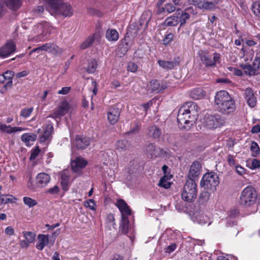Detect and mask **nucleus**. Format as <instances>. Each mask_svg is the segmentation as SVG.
<instances>
[{
	"instance_id": "nucleus-1",
	"label": "nucleus",
	"mask_w": 260,
	"mask_h": 260,
	"mask_svg": "<svg viewBox=\"0 0 260 260\" xmlns=\"http://www.w3.org/2000/svg\"><path fill=\"white\" fill-rule=\"evenodd\" d=\"M215 104L217 110L223 114L233 113L236 109L235 103L225 90H220L216 93Z\"/></svg>"
},
{
	"instance_id": "nucleus-2",
	"label": "nucleus",
	"mask_w": 260,
	"mask_h": 260,
	"mask_svg": "<svg viewBox=\"0 0 260 260\" xmlns=\"http://www.w3.org/2000/svg\"><path fill=\"white\" fill-rule=\"evenodd\" d=\"M183 202L181 203H177L175 205V208L179 212H188L190 214L192 213V220L194 222H197L200 224L204 225L207 223L208 222V225L211 224V222H209V217L205 215L202 211H193L192 210L193 204H189L187 205V203H185L184 205H183Z\"/></svg>"
},
{
	"instance_id": "nucleus-3",
	"label": "nucleus",
	"mask_w": 260,
	"mask_h": 260,
	"mask_svg": "<svg viewBox=\"0 0 260 260\" xmlns=\"http://www.w3.org/2000/svg\"><path fill=\"white\" fill-rule=\"evenodd\" d=\"M257 197L255 188L252 186H248L241 193L239 204L245 208L251 207L255 204Z\"/></svg>"
},
{
	"instance_id": "nucleus-4",
	"label": "nucleus",
	"mask_w": 260,
	"mask_h": 260,
	"mask_svg": "<svg viewBox=\"0 0 260 260\" xmlns=\"http://www.w3.org/2000/svg\"><path fill=\"white\" fill-rule=\"evenodd\" d=\"M197 185L195 181L187 179L181 192L182 199L188 203H192L197 198Z\"/></svg>"
},
{
	"instance_id": "nucleus-5",
	"label": "nucleus",
	"mask_w": 260,
	"mask_h": 260,
	"mask_svg": "<svg viewBox=\"0 0 260 260\" xmlns=\"http://www.w3.org/2000/svg\"><path fill=\"white\" fill-rule=\"evenodd\" d=\"M219 183V176L214 172H207L201 180L200 186L205 189L214 191Z\"/></svg>"
},
{
	"instance_id": "nucleus-6",
	"label": "nucleus",
	"mask_w": 260,
	"mask_h": 260,
	"mask_svg": "<svg viewBox=\"0 0 260 260\" xmlns=\"http://www.w3.org/2000/svg\"><path fill=\"white\" fill-rule=\"evenodd\" d=\"M224 120L221 117L217 114L214 115H207L205 116L203 124L208 129L216 128L222 125Z\"/></svg>"
},
{
	"instance_id": "nucleus-7",
	"label": "nucleus",
	"mask_w": 260,
	"mask_h": 260,
	"mask_svg": "<svg viewBox=\"0 0 260 260\" xmlns=\"http://www.w3.org/2000/svg\"><path fill=\"white\" fill-rule=\"evenodd\" d=\"M198 108L197 104L194 102H187L179 109L178 111V119L181 122H184L183 113L187 112L189 115L192 116H196L198 113ZM186 121H185V122Z\"/></svg>"
},
{
	"instance_id": "nucleus-8",
	"label": "nucleus",
	"mask_w": 260,
	"mask_h": 260,
	"mask_svg": "<svg viewBox=\"0 0 260 260\" xmlns=\"http://www.w3.org/2000/svg\"><path fill=\"white\" fill-rule=\"evenodd\" d=\"M73 12L70 5L61 3L51 10L50 14L52 15H60L64 17H70L73 15Z\"/></svg>"
},
{
	"instance_id": "nucleus-9",
	"label": "nucleus",
	"mask_w": 260,
	"mask_h": 260,
	"mask_svg": "<svg viewBox=\"0 0 260 260\" xmlns=\"http://www.w3.org/2000/svg\"><path fill=\"white\" fill-rule=\"evenodd\" d=\"M167 88L166 83L157 80H152L147 86V91L149 93H159Z\"/></svg>"
},
{
	"instance_id": "nucleus-10",
	"label": "nucleus",
	"mask_w": 260,
	"mask_h": 260,
	"mask_svg": "<svg viewBox=\"0 0 260 260\" xmlns=\"http://www.w3.org/2000/svg\"><path fill=\"white\" fill-rule=\"evenodd\" d=\"M70 109V104L67 101H62L57 108L54 110L53 114L48 117L53 118H61L69 111Z\"/></svg>"
},
{
	"instance_id": "nucleus-11",
	"label": "nucleus",
	"mask_w": 260,
	"mask_h": 260,
	"mask_svg": "<svg viewBox=\"0 0 260 260\" xmlns=\"http://www.w3.org/2000/svg\"><path fill=\"white\" fill-rule=\"evenodd\" d=\"M38 29L37 32L39 34L35 37L36 40L38 41H43L48 39L50 32L49 27L47 24H40L36 26Z\"/></svg>"
},
{
	"instance_id": "nucleus-12",
	"label": "nucleus",
	"mask_w": 260,
	"mask_h": 260,
	"mask_svg": "<svg viewBox=\"0 0 260 260\" xmlns=\"http://www.w3.org/2000/svg\"><path fill=\"white\" fill-rule=\"evenodd\" d=\"M16 46L12 41H8L4 46L0 48V58L8 57L15 52Z\"/></svg>"
},
{
	"instance_id": "nucleus-13",
	"label": "nucleus",
	"mask_w": 260,
	"mask_h": 260,
	"mask_svg": "<svg viewBox=\"0 0 260 260\" xmlns=\"http://www.w3.org/2000/svg\"><path fill=\"white\" fill-rule=\"evenodd\" d=\"M38 240L36 247L39 250H42L45 246H52L54 242V240L49 239L48 235L39 234L38 236Z\"/></svg>"
},
{
	"instance_id": "nucleus-14",
	"label": "nucleus",
	"mask_w": 260,
	"mask_h": 260,
	"mask_svg": "<svg viewBox=\"0 0 260 260\" xmlns=\"http://www.w3.org/2000/svg\"><path fill=\"white\" fill-rule=\"evenodd\" d=\"M202 169L201 163L198 161H194L191 164L187 175V179H192L195 181L200 175Z\"/></svg>"
},
{
	"instance_id": "nucleus-15",
	"label": "nucleus",
	"mask_w": 260,
	"mask_h": 260,
	"mask_svg": "<svg viewBox=\"0 0 260 260\" xmlns=\"http://www.w3.org/2000/svg\"><path fill=\"white\" fill-rule=\"evenodd\" d=\"M116 206L119 209L121 214V217H127L131 214V210L125 201L118 199L115 203Z\"/></svg>"
},
{
	"instance_id": "nucleus-16",
	"label": "nucleus",
	"mask_w": 260,
	"mask_h": 260,
	"mask_svg": "<svg viewBox=\"0 0 260 260\" xmlns=\"http://www.w3.org/2000/svg\"><path fill=\"white\" fill-rule=\"evenodd\" d=\"M120 114V110L116 106L109 109L108 112V119L111 124H115L118 120Z\"/></svg>"
},
{
	"instance_id": "nucleus-17",
	"label": "nucleus",
	"mask_w": 260,
	"mask_h": 260,
	"mask_svg": "<svg viewBox=\"0 0 260 260\" xmlns=\"http://www.w3.org/2000/svg\"><path fill=\"white\" fill-rule=\"evenodd\" d=\"M240 67L244 70V74L248 76H255L258 75V73L255 68L254 64V60L253 61L252 64L247 63H241Z\"/></svg>"
},
{
	"instance_id": "nucleus-18",
	"label": "nucleus",
	"mask_w": 260,
	"mask_h": 260,
	"mask_svg": "<svg viewBox=\"0 0 260 260\" xmlns=\"http://www.w3.org/2000/svg\"><path fill=\"white\" fill-rule=\"evenodd\" d=\"M87 165V161L83 158L77 157L72 161L71 167L73 171L77 172L85 168Z\"/></svg>"
},
{
	"instance_id": "nucleus-19",
	"label": "nucleus",
	"mask_w": 260,
	"mask_h": 260,
	"mask_svg": "<svg viewBox=\"0 0 260 260\" xmlns=\"http://www.w3.org/2000/svg\"><path fill=\"white\" fill-rule=\"evenodd\" d=\"M184 120L183 121H186L184 122H181L178 119V115H177V122L178 123V126L180 128H184L188 130L190 125H192L193 120L191 118V116L187 112L183 113V116Z\"/></svg>"
},
{
	"instance_id": "nucleus-20",
	"label": "nucleus",
	"mask_w": 260,
	"mask_h": 260,
	"mask_svg": "<svg viewBox=\"0 0 260 260\" xmlns=\"http://www.w3.org/2000/svg\"><path fill=\"white\" fill-rule=\"evenodd\" d=\"M162 133L161 129L156 125H152L147 128V136L153 139H158Z\"/></svg>"
},
{
	"instance_id": "nucleus-21",
	"label": "nucleus",
	"mask_w": 260,
	"mask_h": 260,
	"mask_svg": "<svg viewBox=\"0 0 260 260\" xmlns=\"http://www.w3.org/2000/svg\"><path fill=\"white\" fill-rule=\"evenodd\" d=\"M244 94L248 105L251 108L254 107L256 105L257 101L252 90L250 88H247L245 90Z\"/></svg>"
},
{
	"instance_id": "nucleus-22",
	"label": "nucleus",
	"mask_w": 260,
	"mask_h": 260,
	"mask_svg": "<svg viewBox=\"0 0 260 260\" xmlns=\"http://www.w3.org/2000/svg\"><path fill=\"white\" fill-rule=\"evenodd\" d=\"M53 131V126L52 124H48L46 125V128L42 135L40 137L39 140L41 143L46 141H50L52 138V134Z\"/></svg>"
},
{
	"instance_id": "nucleus-23",
	"label": "nucleus",
	"mask_w": 260,
	"mask_h": 260,
	"mask_svg": "<svg viewBox=\"0 0 260 260\" xmlns=\"http://www.w3.org/2000/svg\"><path fill=\"white\" fill-rule=\"evenodd\" d=\"M178 58H174L172 61H166L162 60H158L157 62L160 67L162 68L167 70H172L175 67L179 66V62Z\"/></svg>"
},
{
	"instance_id": "nucleus-24",
	"label": "nucleus",
	"mask_w": 260,
	"mask_h": 260,
	"mask_svg": "<svg viewBox=\"0 0 260 260\" xmlns=\"http://www.w3.org/2000/svg\"><path fill=\"white\" fill-rule=\"evenodd\" d=\"M50 180V176L45 173L38 174L36 177V183L38 186L43 187L45 186Z\"/></svg>"
},
{
	"instance_id": "nucleus-25",
	"label": "nucleus",
	"mask_w": 260,
	"mask_h": 260,
	"mask_svg": "<svg viewBox=\"0 0 260 260\" xmlns=\"http://www.w3.org/2000/svg\"><path fill=\"white\" fill-rule=\"evenodd\" d=\"M90 144L89 139L86 137L77 136L75 139L74 145L78 149H84Z\"/></svg>"
},
{
	"instance_id": "nucleus-26",
	"label": "nucleus",
	"mask_w": 260,
	"mask_h": 260,
	"mask_svg": "<svg viewBox=\"0 0 260 260\" xmlns=\"http://www.w3.org/2000/svg\"><path fill=\"white\" fill-rule=\"evenodd\" d=\"M145 150L152 157L158 156L163 151L160 148H156L154 143H150L147 145Z\"/></svg>"
},
{
	"instance_id": "nucleus-27",
	"label": "nucleus",
	"mask_w": 260,
	"mask_h": 260,
	"mask_svg": "<svg viewBox=\"0 0 260 260\" xmlns=\"http://www.w3.org/2000/svg\"><path fill=\"white\" fill-rule=\"evenodd\" d=\"M206 95V92L201 88H195L191 89L189 96L195 100L201 99Z\"/></svg>"
},
{
	"instance_id": "nucleus-28",
	"label": "nucleus",
	"mask_w": 260,
	"mask_h": 260,
	"mask_svg": "<svg viewBox=\"0 0 260 260\" xmlns=\"http://www.w3.org/2000/svg\"><path fill=\"white\" fill-rule=\"evenodd\" d=\"M200 58L202 62L205 64L206 67H214V61H212V57L207 53H202L200 55Z\"/></svg>"
},
{
	"instance_id": "nucleus-29",
	"label": "nucleus",
	"mask_w": 260,
	"mask_h": 260,
	"mask_svg": "<svg viewBox=\"0 0 260 260\" xmlns=\"http://www.w3.org/2000/svg\"><path fill=\"white\" fill-rule=\"evenodd\" d=\"M106 38L109 41H116L119 38V34L117 31L114 29H108L106 30Z\"/></svg>"
},
{
	"instance_id": "nucleus-30",
	"label": "nucleus",
	"mask_w": 260,
	"mask_h": 260,
	"mask_svg": "<svg viewBox=\"0 0 260 260\" xmlns=\"http://www.w3.org/2000/svg\"><path fill=\"white\" fill-rule=\"evenodd\" d=\"M179 22V17L176 15H172L167 18L164 24L166 26H176Z\"/></svg>"
},
{
	"instance_id": "nucleus-31",
	"label": "nucleus",
	"mask_w": 260,
	"mask_h": 260,
	"mask_svg": "<svg viewBox=\"0 0 260 260\" xmlns=\"http://www.w3.org/2000/svg\"><path fill=\"white\" fill-rule=\"evenodd\" d=\"M129 223V221L127 217L125 216L124 217H121V222L119 226V231L124 234H127Z\"/></svg>"
},
{
	"instance_id": "nucleus-32",
	"label": "nucleus",
	"mask_w": 260,
	"mask_h": 260,
	"mask_svg": "<svg viewBox=\"0 0 260 260\" xmlns=\"http://www.w3.org/2000/svg\"><path fill=\"white\" fill-rule=\"evenodd\" d=\"M60 184L62 189L66 191L69 189L70 184V177L65 173H63L61 175Z\"/></svg>"
},
{
	"instance_id": "nucleus-33",
	"label": "nucleus",
	"mask_w": 260,
	"mask_h": 260,
	"mask_svg": "<svg viewBox=\"0 0 260 260\" xmlns=\"http://www.w3.org/2000/svg\"><path fill=\"white\" fill-rule=\"evenodd\" d=\"M6 5L12 10L18 9L21 5L20 0H5Z\"/></svg>"
},
{
	"instance_id": "nucleus-34",
	"label": "nucleus",
	"mask_w": 260,
	"mask_h": 260,
	"mask_svg": "<svg viewBox=\"0 0 260 260\" xmlns=\"http://www.w3.org/2000/svg\"><path fill=\"white\" fill-rule=\"evenodd\" d=\"M37 138V135L35 134L25 133L21 136V140L25 142L26 145H28L30 142H34Z\"/></svg>"
},
{
	"instance_id": "nucleus-35",
	"label": "nucleus",
	"mask_w": 260,
	"mask_h": 260,
	"mask_svg": "<svg viewBox=\"0 0 260 260\" xmlns=\"http://www.w3.org/2000/svg\"><path fill=\"white\" fill-rule=\"evenodd\" d=\"M129 143L127 140H118L116 143V148L120 151H125L128 149L129 148Z\"/></svg>"
},
{
	"instance_id": "nucleus-36",
	"label": "nucleus",
	"mask_w": 260,
	"mask_h": 260,
	"mask_svg": "<svg viewBox=\"0 0 260 260\" xmlns=\"http://www.w3.org/2000/svg\"><path fill=\"white\" fill-rule=\"evenodd\" d=\"M95 34L89 36L80 45L81 49H85L91 46L95 40Z\"/></svg>"
},
{
	"instance_id": "nucleus-37",
	"label": "nucleus",
	"mask_w": 260,
	"mask_h": 260,
	"mask_svg": "<svg viewBox=\"0 0 260 260\" xmlns=\"http://www.w3.org/2000/svg\"><path fill=\"white\" fill-rule=\"evenodd\" d=\"M98 67V61L95 59H92L89 61L86 68V72L89 74L94 73Z\"/></svg>"
},
{
	"instance_id": "nucleus-38",
	"label": "nucleus",
	"mask_w": 260,
	"mask_h": 260,
	"mask_svg": "<svg viewBox=\"0 0 260 260\" xmlns=\"http://www.w3.org/2000/svg\"><path fill=\"white\" fill-rule=\"evenodd\" d=\"M210 193L207 191H202L199 196L198 201L200 205H205L209 200Z\"/></svg>"
},
{
	"instance_id": "nucleus-39",
	"label": "nucleus",
	"mask_w": 260,
	"mask_h": 260,
	"mask_svg": "<svg viewBox=\"0 0 260 260\" xmlns=\"http://www.w3.org/2000/svg\"><path fill=\"white\" fill-rule=\"evenodd\" d=\"M47 51L51 53L54 55L60 54L62 52L61 49L54 44L47 43Z\"/></svg>"
},
{
	"instance_id": "nucleus-40",
	"label": "nucleus",
	"mask_w": 260,
	"mask_h": 260,
	"mask_svg": "<svg viewBox=\"0 0 260 260\" xmlns=\"http://www.w3.org/2000/svg\"><path fill=\"white\" fill-rule=\"evenodd\" d=\"M250 149L251 152V156L253 157H257L259 156L260 149L256 142L252 141Z\"/></svg>"
},
{
	"instance_id": "nucleus-41",
	"label": "nucleus",
	"mask_w": 260,
	"mask_h": 260,
	"mask_svg": "<svg viewBox=\"0 0 260 260\" xmlns=\"http://www.w3.org/2000/svg\"><path fill=\"white\" fill-rule=\"evenodd\" d=\"M47 5V9L50 13L52 9L55 8L59 5L62 0H45Z\"/></svg>"
},
{
	"instance_id": "nucleus-42",
	"label": "nucleus",
	"mask_w": 260,
	"mask_h": 260,
	"mask_svg": "<svg viewBox=\"0 0 260 260\" xmlns=\"http://www.w3.org/2000/svg\"><path fill=\"white\" fill-rule=\"evenodd\" d=\"M24 129L20 127H12L11 125H7L6 127L3 130V132H5L9 134L20 132L23 131Z\"/></svg>"
},
{
	"instance_id": "nucleus-43",
	"label": "nucleus",
	"mask_w": 260,
	"mask_h": 260,
	"mask_svg": "<svg viewBox=\"0 0 260 260\" xmlns=\"http://www.w3.org/2000/svg\"><path fill=\"white\" fill-rule=\"evenodd\" d=\"M22 234L25 237V239L29 243H33L35 241L36 234L31 232L23 231Z\"/></svg>"
},
{
	"instance_id": "nucleus-44",
	"label": "nucleus",
	"mask_w": 260,
	"mask_h": 260,
	"mask_svg": "<svg viewBox=\"0 0 260 260\" xmlns=\"http://www.w3.org/2000/svg\"><path fill=\"white\" fill-rule=\"evenodd\" d=\"M23 201L25 205L29 208L34 207L37 204V201L31 198L25 197L23 198Z\"/></svg>"
},
{
	"instance_id": "nucleus-45",
	"label": "nucleus",
	"mask_w": 260,
	"mask_h": 260,
	"mask_svg": "<svg viewBox=\"0 0 260 260\" xmlns=\"http://www.w3.org/2000/svg\"><path fill=\"white\" fill-rule=\"evenodd\" d=\"M106 222L109 226H112L113 228L114 227L115 222L114 214L110 213L107 215L106 218Z\"/></svg>"
},
{
	"instance_id": "nucleus-46",
	"label": "nucleus",
	"mask_w": 260,
	"mask_h": 260,
	"mask_svg": "<svg viewBox=\"0 0 260 260\" xmlns=\"http://www.w3.org/2000/svg\"><path fill=\"white\" fill-rule=\"evenodd\" d=\"M158 185L160 187H164V188L167 189L170 187L171 183L166 180V176H164L161 178L158 183Z\"/></svg>"
},
{
	"instance_id": "nucleus-47",
	"label": "nucleus",
	"mask_w": 260,
	"mask_h": 260,
	"mask_svg": "<svg viewBox=\"0 0 260 260\" xmlns=\"http://www.w3.org/2000/svg\"><path fill=\"white\" fill-rule=\"evenodd\" d=\"M34 108L32 107L22 109L20 113V116L24 118H26L31 114Z\"/></svg>"
},
{
	"instance_id": "nucleus-48",
	"label": "nucleus",
	"mask_w": 260,
	"mask_h": 260,
	"mask_svg": "<svg viewBox=\"0 0 260 260\" xmlns=\"http://www.w3.org/2000/svg\"><path fill=\"white\" fill-rule=\"evenodd\" d=\"M138 67L137 64L134 62H129L127 64V70L128 72L135 73L138 70Z\"/></svg>"
},
{
	"instance_id": "nucleus-49",
	"label": "nucleus",
	"mask_w": 260,
	"mask_h": 260,
	"mask_svg": "<svg viewBox=\"0 0 260 260\" xmlns=\"http://www.w3.org/2000/svg\"><path fill=\"white\" fill-rule=\"evenodd\" d=\"M84 206L86 207L89 208L90 209L94 210L95 209V204L94 201L92 199H89L84 203Z\"/></svg>"
},
{
	"instance_id": "nucleus-50",
	"label": "nucleus",
	"mask_w": 260,
	"mask_h": 260,
	"mask_svg": "<svg viewBox=\"0 0 260 260\" xmlns=\"http://www.w3.org/2000/svg\"><path fill=\"white\" fill-rule=\"evenodd\" d=\"M40 151L39 146H37L35 149L32 150L30 156V159H35L40 152Z\"/></svg>"
},
{
	"instance_id": "nucleus-51",
	"label": "nucleus",
	"mask_w": 260,
	"mask_h": 260,
	"mask_svg": "<svg viewBox=\"0 0 260 260\" xmlns=\"http://www.w3.org/2000/svg\"><path fill=\"white\" fill-rule=\"evenodd\" d=\"M173 40V35L170 33L167 35L165 38L162 40L163 44L165 45H167L170 44Z\"/></svg>"
},
{
	"instance_id": "nucleus-52",
	"label": "nucleus",
	"mask_w": 260,
	"mask_h": 260,
	"mask_svg": "<svg viewBox=\"0 0 260 260\" xmlns=\"http://www.w3.org/2000/svg\"><path fill=\"white\" fill-rule=\"evenodd\" d=\"M202 8H204L207 10L214 9L215 6L214 5L212 1L207 2L202 5Z\"/></svg>"
},
{
	"instance_id": "nucleus-53",
	"label": "nucleus",
	"mask_w": 260,
	"mask_h": 260,
	"mask_svg": "<svg viewBox=\"0 0 260 260\" xmlns=\"http://www.w3.org/2000/svg\"><path fill=\"white\" fill-rule=\"evenodd\" d=\"M166 11L168 13H171L176 10V7L171 3H168L165 5Z\"/></svg>"
},
{
	"instance_id": "nucleus-54",
	"label": "nucleus",
	"mask_w": 260,
	"mask_h": 260,
	"mask_svg": "<svg viewBox=\"0 0 260 260\" xmlns=\"http://www.w3.org/2000/svg\"><path fill=\"white\" fill-rule=\"evenodd\" d=\"M140 124L139 123H136L135 126L132 128L127 134L128 135L132 134H137L139 132L140 129Z\"/></svg>"
},
{
	"instance_id": "nucleus-55",
	"label": "nucleus",
	"mask_w": 260,
	"mask_h": 260,
	"mask_svg": "<svg viewBox=\"0 0 260 260\" xmlns=\"http://www.w3.org/2000/svg\"><path fill=\"white\" fill-rule=\"evenodd\" d=\"M4 76L6 80H12V78L15 75L14 72L12 71H7L4 73Z\"/></svg>"
},
{
	"instance_id": "nucleus-56",
	"label": "nucleus",
	"mask_w": 260,
	"mask_h": 260,
	"mask_svg": "<svg viewBox=\"0 0 260 260\" xmlns=\"http://www.w3.org/2000/svg\"><path fill=\"white\" fill-rule=\"evenodd\" d=\"M9 202H12V200L8 198V196L2 195L0 196V203L1 204H7Z\"/></svg>"
},
{
	"instance_id": "nucleus-57",
	"label": "nucleus",
	"mask_w": 260,
	"mask_h": 260,
	"mask_svg": "<svg viewBox=\"0 0 260 260\" xmlns=\"http://www.w3.org/2000/svg\"><path fill=\"white\" fill-rule=\"evenodd\" d=\"M177 245L175 243H172L165 248V252L167 253H171L173 252L176 248Z\"/></svg>"
},
{
	"instance_id": "nucleus-58",
	"label": "nucleus",
	"mask_w": 260,
	"mask_h": 260,
	"mask_svg": "<svg viewBox=\"0 0 260 260\" xmlns=\"http://www.w3.org/2000/svg\"><path fill=\"white\" fill-rule=\"evenodd\" d=\"M59 188L58 186L55 185L47 190V192L51 194H56L58 193Z\"/></svg>"
},
{
	"instance_id": "nucleus-59",
	"label": "nucleus",
	"mask_w": 260,
	"mask_h": 260,
	"mask_svg": "<svg viewBox=\"0 0 260 260\" xmlns=\"http://www.w3.org/2000/svg\"><path fill=\"white\" fill-rule=\"evenodd\" d=\"M260 167V161L256 159H253L251 162V169H255Z\"/></svg>"
},
{
	"instance_id": "nucleus-60",
	"label": "nucleus",
	"mask_w": 260,
	"mask_h": 260,
	"mask_svg": "<svg viewBox=\"0 0 260 260\" xmlns=\"http://www.w3.org/2000/svg\"><path fill=\"white\" fill-rule=\"evenodd\" d=\"M254 64L255 65V68L257 72L258 73V75L260 74V58L255 57L254 58Z\"/></svg>"
},
{
	"instance_id": "nucleus-61",
	"label": "nucleus",
	"mask_w": 260,
	"mask_h": 260,
	"mask_svg": "<svg viewBox=\"0 0 260 260\" xmlns=\"http://www.w3.org/2000/svg\"><path fill=\"white\" fill-rule=\"evenodd\" d=\"M71 90V88L69 87H62V89L59 90L57 93L59 94H67Z\"/></svg>"
},
{
	"instance_id": "nucleus-62",
	"label": "nucleus",
	"mask_w": 260,
	"mask_h": 260,
	"mask_svg": "<svg viewBox=\"0 0 260 260\" xmlns=\"http://www.w3.org/2000/svg\"><path fill=\"white\" fill-rule=\"evenodd\" d=\"M5 232L7 235L11 236L14 235V230L12 227L9 226L6 228Z\"/></svg>"
},
{
	"instance_id": "nucleus-63",
	"label": "nucleus",
	"mask_w": 260,
	"mask_h": 260,
	"mask_svg": "<svg viewBox=\"0 0 260 260\" xmlns=\"http://www.w3.org/2000/svg\"><path fill=\"white\" fill-rule=\"evenodd\" d=\"M29 244L25 239L20 241V246L22 248H27L29 246Z\"/></svg>"
},
{
	"instance_id": "nucleus-64",
	"label": "nucleus",
	"mask_w": 260,
	"mask_h": 260,
	"mask_svg": "<svg viewBox=\"0 0 260 260\" xmlns=\"http://www.w3.org/2000/svg\"><path fill=\"white\" fill-rule=\"evenodd\" d=\"M252 134H256L260 132V126L259 125H255L253 126L251 130Z\"/></svg>"
}]
</instances>
